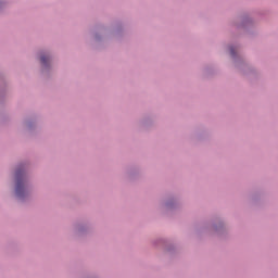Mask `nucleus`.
Wrapping results in <instances>:
<instances>
[{
  "mask_svg": "<svg viewBox=\"0 0 278 278\" xmlns=\"http://www.w3.org/2000/svg\"><path fill=\"white\" fill-rule=\"evenodd\" d=\"M15 177H16L15 192H16V197L21 199L25 194V182L23 181V173L21 170H17L15 173Z\"/></svg>",
  "mask_w": 278,
  "mask_h": 278,
  "instance_id": "f257e3e1",
  "label": "nucleus"
},
{
  "mask_svg": "<svg viewBox=\"0 0 278 278\" xmlns=\"http://www.w3.org/2000/svg\"><path fill=\"white\" fill-rule=\"evenodd\" d=\"M40 60H41V64L47 65L48 62H49V56L42 55V56L40 58Z\"/></svg>",
  "mask_w": 278,
  "mask_h": 278,
  "instance_id": "f03ea898",
  "label": "nucleus"
},
{
  "mask_svg": "<svg viewBox=\"0 0 278 278\" xmlns=\"http://www.w3.org/2000/svg\"><path fill=\"white\" fill-rule=\"evenodd\" d=\"M230 53H231V55H233V49H230Z\"/></svg>",
  "mask_w": 278,
  "mask_h": 278,
  "instance_id": "7ed1b4c3",
  "label": "nucleus"
}]
</instances>
